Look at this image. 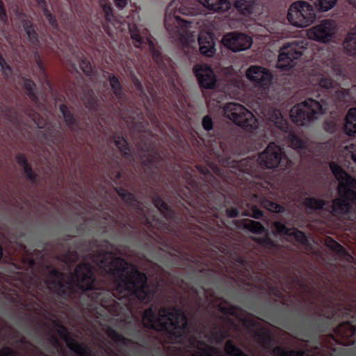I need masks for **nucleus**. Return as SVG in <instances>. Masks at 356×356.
I'll return each instance as SVG.
<instances>
[{
	"instance_id": "f257e3e1",
	"label": "nucleus",
	"mask_w": 356,
	"mask_h": 356,
	"mask_svg": "<svg viewBox=\"0 0 356 356\" xmlns=\"http://www.w3.org/2000/svg\"><path fill=\"white\" fill-rule=\"evenodd\" d=\"M116 192L124 202L128 209L132 212L131 216L124 210L119 211L115 215L113 214V221L122 232L128 234L130 232H137L139 229L137 227L138 224L143 229L156 234V231L164 232L168 229L169 225L167 221L177 222L176 212L157 194L152 196V200L160 215L162 216L161 219L155 215L152 216L147 213L143 209V204L132 193L122 187L117 188Z\"/></svg>"
},
{
	"instance_id": "f03ea898",
	"label": "nucleus",
	"mask_w": 356,
	"mask_h": 356,
	"mask_svg": "<svg viewBox=\"0 0 356 356\" xmlns=\"http://www.w3.org/2000/svg\"><path fill=\"white\" fill-rule=\"evenodd\" d=\"M330 168L339 181V197L332 201L331 213L334 216L347 214L350 211L353 204L356 202V179L334 162L330 163Z\"/></svg>"
},
{
	"instance_id": "7ed1b4c3",
	"label": "nucleus",
	"mask_w": 356,
	"mask_h": 356,
	"mask_svg": "<svg viewBox=\"0 0 356 356\" xmlns=\"http://www.w3.org/2000/svg\"><path fill=\"white\" fill-rule=\"evenodd\" d=\"M322 113V106L318 100L307 98L293 106L290 111L291 120L298 125L304 126L317 119Z\"/></svg>"
},
{
	"instance_id": "20e7f679",
	"label": "nucleus",
	"mask_w": 356,
	"mask_h": 356,
	"mask_svg": "<svg viewBox=\"0 0 356 356\" xmlns=\"http://www.w3.org/2000/svg\"><path fill=\"white\" fill-rule=\"evenodd\" d=\"M223 112L225 118L245 130L251 131L257 128L254 115L240 104L229 102L225 106Z\"/></svg>"
},
{
	"instance_id": "39448f33",
	"label": "nucleus",
	"mask_w": 356,
	"mask_h": 356,
	"mask_svg": "<svg viewBox=\"0 0 356 356\" xmlns=\"http://www.w3.org/2000/svg\"><path fill=\"white\" fill-rule=\"evenodd\" d=\"M129 32L133 43L136 48L144 49L147 47L150 51L153 60L162 67V55L161 51L156 49L154 39L150 35L146 28H140L132 25L129 26Z\"/></svg>"
},
{
	"instance_id": "423d86ee",
	"label": "nucleus",
	"mask_w": 356,
	"mask_h": 356,
	"mask_svg": "<svg viewBox=\"0 0 356 356\" xmlns=\"http://www.w3.org/2000/svg\"><path fill=\"white\" fill-rule=\"evenodd\" d=\"M316 18V14L312 5L306 1L293 3L288 10V21L297 27L309 26Z\"/></svg>"
},
{
	"instance_id": "0eeeda50",
	"label": "nucleus",
	"mask_w": 356,
	"mask_h": 356,
	"mask_svg": "<svg viewBox=\"0 0 356 356\" xmlns=\"http://www.w3.org/2000/svg\"><path fill=\"white\" fill-rule=\"evenodd\" d=\"M259 164L266 168L273 169L279 168L280 170L286 169L290 161L283 154L282 149L275 143H270L262 152L258 158Z\"/></svg>"
},
{
	"instance_id": "6e6552de",
	"label": "nucleus",
	"mask_w": 356,
	"mask_h": 356,
	"mask_svg": "<svg viewBox=\"0 0 356 356\" xmlns=\"http://www.w3.org/2000/svg\"><path fill=\"white\" fill-rule=\"evenodd\" d=\"M269 121L275 125V128L288 138L289 146L293 149H302L303 141L295 134L289 131V126L287 120L283 118L280 111L277 109L272 110L269 113Z\"/></svg>"
},
{
	"instance_id": "1a4fd4ad",
	"label": "nucleus",
	"mask_w": 356,
	"mask_h": 356,
	"mask_svg": "<svg viewBox=\"0 0 356 356\" xmlns=\"http://www.w3.org/2000/svg\"><path fill=\"white\" fill-rule=\"evenodd\" d=\"M300 49V47L298 42L284 44L280 49L277 68L283 71L293 68L302 55V51Z\"/></svg>"
},
{
	"instance_id": "9d476101",
	"label": "nucleus",
	"mask_w": 356,
	"mask_h": 356,
	"mask_svg": "<svg viewBox=\"0 0 356 356\" xmlns=\"http://www.w3.org/2000/svg\"><path fill=\"white\" fill-rule=\"evenodd\" d=\"M335 26L333 20L324 19L319 24L309 30V38L319 42H328L331 41L335 33Z\"/></svg>"
},
{
	"instance_id": "9b49d317",
	"label": "nucleus",
	"mask_w": 356,
	"mask_h": 356,
	"mask_svg": "<svg viewBox=\"0 0 356 356\" xmlns=\"http://www.w3.org/2000/svg\"><path fill=\"white\" fill-rule=\"evenodd\" d=\"M222 42L225 46L234 52L246 50L252 43L250 37L238 32L226 34L222 38Z\"/></svg>"
},
{
	"instance_id": "f8f14e48",
	"label": "nucleus",
	"mask_w": 356,
	"mask_h": 356,
	"mask_svg": "<svg viewBox=\"0 0 356 356\" xmlns=\"http://www.w3.org/2000/svg\"><path fill=\"white\" fill-rule=\"evenodd\" d=\"M193 70L201 88L214 89L216 88L217 78L210 66L196 65Z\"/></svg>"
},
{
	"instance_id": "ddd939ff",
	"label": "nucleus",
	"mask_w": 356,
	"mask_h": 356,
	"mask_svg": "<svg viewBox=\"0 0 356 356\" xmlns=\"http://www.w3.org/2000/svg\"><path fill=\"white\" fill-rule=\"evenodd\" d=\"M272 230L275 235L286 237L289 241L294 239L297 242L302 243V245H307L304 243L306 236L302 232L295 228H288L280 221L273 222Z\"/></svg>"
},
{
	"instance_id": "4468645a",
	"label": "nucleus",
	"mask_w": 356,
	"mask_h": 356,
	"mask_svg": "<svg viewBox=\"0 0 356 356\" xmlns=\"http://www.w3.org/2000/svg\"><path fill=\"white\" fill-rule=\"evenodd\" d=\"M246 76L257 86L262 87L268 86L272 79V74L268 70L257 65L250 66L248 69Z\"/></svg>"
},
{
	"instance_id": "2eb2a0df",
	"label": "nucleus",
	"mask_w": 356,
	"mask_h": 356,
	"mask_svg": "<svg viewBox=\"0 0 356 356\" xmlns=\"http://www.w3.org/2000/svg\"><path fill=\"white\" fill-rule=\"evenodd\" d=\"M208 10L216 13H224L230 8L228 0H197Z\"/></svg>"
},
{
	"instance_id": "dca6fc26",
	"label": "nucleus",
	"mask_w": 356,
	"mask_h": 356,
	"mask_svg": "<svg viewBox=\"0 0 356 356\" xmlns=\"http://www.w3.org/2000/svg\"><path fill=\"white\" fill-rule=\"evenodd\" d=\"M198 43L200 51L202 55L208 57H211L214 55L216 51L214 43L209 37L200 35L198 38Z\"/></svg>"
},
{
	"instance_id": "f3484780",
	"label": "nucleus",
	"mask_w": 356,
	"mask_h": 356,
	"mask_svg": "<svg viewBox=\"0 0 356 356\" xmlns=\"http://www.w3.org/2000/svg\"><path fill=\"white\" fill-rule=\"evenodd\" d=\"M16 160L18 164L23 168L24 173L26 179L32 183L38 181V175L35 173L29 164L26 156L22 154H18L16 156Z\"/></svg>"
},
{
	"instance_id": "a211bd4d",
	"label": "nucleus",
	"mask_w": 356,
	"mask_h": 356,
	"mask_svg": "<svg viewBox=\"0 0 356 356\" xmlns=\"http://www.w3.org/2000/svg\"><path fill=\"white\" fill-rule=\"evenodd\" d=\"M343 47L348 54L350 56L356 55V26L346 36Z\"/></svg>"
},
{
	"instance_id": "6ab92c4d",
	"label": "nucleus",
	"mask_w": 356,
	"mask_h": 356,
	"mask_svg": "<svg viewBox=\"0 0 356 356\" xmlns=\"http://www.w3.org/2000/svg\"><path fill=\"white\" fill-rule=\"evenodd\" d=\"M345 130L349 136L356 134V108L348 110L346 116Z\"/></svg>"
},
{
	"instance_id": "aec40b11",
	"label": "nucleus",
	"mask_w": 356,
	"mask_h": 356,
	"mask_svg": "<svg viewBox=\"0 0 356 356\" xmlns=\"http://www.w3.org/2000/svg\"><path fill=\"white\" fill-rule=\"evenodd\" d=\"M106 74L108 75V79L115 96L118 99H122L124 97V92L118 78L108 72H106Z\"/></svg>"
},
{
	"instance_id": "412c9836",
	"label": "nucleus",
	"mask_w": 356,
	"mask_h": 356,
	"mask_svg": "<svg viewBox=\"0 0 356 356\" xmlns=\"http://www.w3.org/2000/svg\"><path fill=\"white\" fill-rule=\"evenodd\" d=\"M60 111L62 113L67 126L71 129H74L78 125V120L74 117V114L68 109L67 106L61 104L60 106Z\"/></svg>"
},
{
	"instance_id": "4be33fe9",
	"label": "nucleus",
	"mask_w": 356,
	"mask_h": 356,
	"mask_svg": "<svg viewBox=\"0 0 356 356\" xmlns=\"http://www.w3.org/2000/svg\"><path fill=\"white\" fill-rule=\"evenodd\" d=\"M313 85L318 86V89L329 90L333 87L334 83L330 78L319 74L311 81Z\"/></svg>"
},
{
	"instance_id": "5701e85b",
	"label": "nucleus",
	"mask_w": 356,
	"mask_h": 356,
	"mask_svg": "<svg viewBox=\"0 0 356 356\" xmlns=\"http://www.w3.org/2000/svg\"><path fill=\"white\" fill-rule=\"evenodd\" d=\"M114 143L118 149L120 151L122 154L126 158L129 159L131 157L130 154V149L128 146L127 140L124 137L120 136H115L114 137Z\"/></svg>"
},
{
	"instance_id": "b1692460",
	"label": "nucleus",
	"mask_w": 356,
	"mask_h": 356,
	"mask_svg": "<svg viewBox=\"0 0 356 356\" xmlns=\"http://www.w3.org/2000/svg\"><path fill=\"white\" fill-rule=\"evenodd\" d=\"M261 205L267 211L275 213H281L285 211V208L283 206L266 198L261 201Z\"/></svg>"
},
{
	"instance_id": "393cba45",
	"label": "nucleus",
	"mask_w": 356,
	"mask_h": 356,
	"mask_svg": "<svg viewBox=\"0 0 356 356\" xmlns=\"http://www.w3.org/2000/svg\"><path fill=\"white\" fill-rule=\"evenodd\" d=\"M254 0H234V6L243 14H250L252 13V6Z\"/></svg>"
},
{
	"instance_id": "a878e982",
	"label": "nucleus",
	"mask_w": 356,
	"mask_h": 356,
	"mask_svg": "<svg viewBox=\"0 0 356 356\" xmlns=\"http://www.w3.org/2000/svg\"><path fill=\"white\" fill-rule=\"evenodd\" d=\"M245 227L250 232L254 234H266V230L264 225L254 220H249L245 223Z\"/></svg>"
},
{
	"instance_id": "bb28decb",
	"label": "nucleus",
	"mask_w": 356,
	"mask_h": 356,
	"mask_svg": "<svg viewBox=\"0 0 356 356\" xmlns=\"http://www.w3.org/2000/svg\"><path fill=\"white\" fill-rule=\"evenodd\" d=\"M325 201L321 199H316L315 197H306L305 199V205L310 209L314 210H320L325 205Z\"/></svg>"
},
{
	"instance_id": "cd10ccee",
	"label": "nucleus",
	"mask_w": 356,
	"mask_h": 356,
	"mask_svg": "<svg viewBox=\"0 0 356 356\" xmlns=\"http://www.w3.org/2000/svg\"><path fill=\"white\" fill-rule=\"evenodd\" d=\"M35 85L33 81L26 79L24 81V88L26 90V94L29 98L35 104L38 102V98L35 92Z\"/></svg>"
},
{
	"instance_id": "c85d7f7f",
	"label": "nucleus",
	"mask_w": 356,
	"mask_h": 356,
	"mask_svg": "<svg viewBox=\"0 0 356 356\" xmlns=\"http://www.w3.org/2000/svg\"><path fill=\"white\" fill-rule=\"evenodd\" d=\"M162 156L156 152L154 155H150L145 164L149 168H153L159 170L162 165Z\"/></svg>"
},
{
	"instance_id": "c756f323",
	"label": "nucleus",
	"mask_w": 356,
	"mask_h": 356,
	"mask_svg": "<svg viewBox=\"0 0 356 356\" xmlns=\"http://www.w3.org/2000/svg\"><path fill=\"white\" fill-rule=\"evenodd\" d=\"M101 7L104 13L105 18L108 22H113L115 19L112 6L106 3L104 0L100 1Z\"/></svg>"
},
{
	"instance_id": "7c9ffc66",
	"label": "nucleus",
	"mask_w": 356,
	"mask_h": 356,
	"mask_svg": "<svg viewBox=\"0 0 356 356\" xmlns=\"http://www.w3.org/2000/svg\"><path fill=\"white\" fill-rule=\"evenodd\" d=\"M337 0H317L316 6L322 12L327 11L332 8Z\"/></svg>"
},
{
	"instance_id": "2f4dec72",
	"label": "nucleus",
	"mask_w": 356,
	"mask_h": 356,
	"mask_svg": "<svg viewBox=\"0 0 356 356\" xmlns=\"http://www.w3.org/2000/svg\"><path fill=\"white\" fill-rule=\"evenodd\" d=\"M242 216H250L256 219H261L264 216V213L256 205H253L248 213L242 212Z\"/></svg>"
},
{
	"instance_id": "473e14b6",
	"label": "nucleus",
	"mask_w": 356,
	"mask_h": 356,
	"mask_svg": "<svg viewBox=\"0 0 356 356\" xmlns=\"http://www.w3.org/2000/svg\"><path fill=\"white\" fill-rule=\"evenodd\" d=\"M43 15H44L47 20L49 22V24L54 28L57 29L58 27V22L56 17L52 15L50 11L48 10L47 7L42 9Z\"/></svg>"
},
{
	"instance_id": "72a5a7b5",
	"label": "nucleus",
	"mask_w": 356,
	"mask_h": 356,
	"mask_svg": "<svg viewBox=\"0 0 356 356\" xmlns=\"http://www.w3.org/2000/svg\"><path fill=\"white\" fill-rule=\"evenodd\" d=\"M0 66L6 77H9L13 73L12 67L6 63L2 56H0Z\"/></svg>"
},
{
	"instance_id": "f704fd0d",
	"label": "nucleus",
	"mask_w": 356,
	"mask_h": 356,
	"mask_svg": "<svg viewBox=\"0 0 356 356\" xmlns=\"http://www.w3.org/2000/svg\"><path fill=\"white\" fill-rule=\"evenodd\" d=\"M202 125L204 129L207 131L213 130V122L211 118L208 115L204 116L202 120Z\"/></svg>"
},
{
	"instance_id": "c9c22d12",
	"label": "nucleus",
	"mask_w": 356,
	"mask_h": 356,
	"mask_svg": "<svg viewBox=\"0 0 356 356\" xmlns=\"http://www.w3.org/2000/svg\"><path fill=\"white\" fill-rule=\"evenodd\" d=\"M80 67L83 70V72L86 74L87 76H90L92 74V66L90 65V63L87 60L84 59L82 60L80 63Z\"/></svg>"
},
{
	"instance_id": "e433bc0d",
	"label": "nucleus",
	"mask_w": 356,
	"mask_h": 356,
	"mask_svg": "<svg viewBox=\"0 0 356 356\" xmlns=\"http://www.w3.org/2000/svg\"><path fill=\"white\" fill-rule=\"evenodd\" d=\"M26 35L28 36L29 40L30 42H31L33 44H38L39 42L38 40V35L37 32L35 31V29H31V31H28L26 33Z\"/></svg>"
},
{
	"instance_id": "4c0bfd02",
	"label": "nucleus",
	"mask_w": 356,
	"mask_h": 356,
	"mask_svg": "<svg viewBox=\"0 0 356 356\" xmlns=\"http://www.w3.org/2000/svg\"><path fill=\"white\" fill-rule=\"evenodd\" d=\"M227 216L230 218H235L239 216L240 211L237 207H230L226 209Z\"/></svg>"
},
{
	"instance_id": "58836bf2",
	"label": "nucleus",
	"mask_w": 356,
	"mask_h": 356,
	"mask_svg": "<svg viewBox=\"0 0 356 356\" xmlns=\"http://www.w3.org/2000/svg\"><path fill=\"white\" fill-rule=\"evenodd\" d=\"M131 79L137 91L140 94L144 93V89L141 81L135 75H134Z\"/></svg>"
},
{
	"instance_id": "ea45409f",
	"label": "nucleus",
	"mask_w": 356,
	"mask_h": 356,
	"mask_svg": "<svg viewBox=\"0 0 356 356\" xmlns=\"http://www.w3.org/2000/svg\"><path fill=\"white\" fill-rule=\"evenodd\" d=\"M87 108L92 109L94 108L96 106V99L94 95V92H91L89 93V98L86 102H85Z\"/></svg>"
},
{
	"instance_id": "a19ab883",
	"label": "nucleus",
	"mask_w": 356,
	"mask_h": 356,
	"mask_svg": "<svg viewBox=\"0 0 356 356\" xmlns=\"http://www.w3.org/2000/svg\"><path fill=\"white\" fill-rule=\"evenodd\" d=\"M129 0H113L115 6L119 9H124L128 4Z\"/></svg>"
},
{
	"instance_id": "79ce46f5",
	"label": "nucleus",
	"mask_w": 356,
	"mask_h": 356,
	"mask_svg": "<svg viewBox=\"0 0 356 356\" xmlns=\"http://www.w3.org/2000/svg\"><path fill=\"white\" fill-rule=\"evenodd\" d=\"M22 26H23V28H24L26 33H27L28 31H31V29H34L33 24L30 21H24L23 22Z\"/></svg>"
},
{
	"instance_id": "37998d69",
	"label": "nucleus",
	"mask_w": 356,
	"mask_h": 356,
	"mask_svg": "<svg viewBox=\"0 0 356 356\" xmlns=\"http://www.w3.org/2000/svg\"><path fill=\"white\" fill-rule=\"evenodd\" d=\"M259 245H275L273 242L270 241V239L268 238L266 236L259 238Z\"/></svg>"
},
{
	"instance_id": "c03bdc74",
	"label": "nucleus",
	"mask_w": 356,
	"mask_h": 356,
	"mask_svg": "<svg viewBox=\"0 0 356 356\" xmlns=\"http://www.w3.org/2000/svg\"><path fill=\"white\" fill-rule=\"evenodd\" d=\"M0 21L3 24H6L8 22V15L6 13V10L0 13Z\"/></svg>"
},
{
	"instance_id": "a18cd8bd",
	"label": "nucleus",
	"mask_w": 356,
	"mask_h": 356,
	"mask_svg": "<svg viewBox=\"0 0 356 356\" xmlns=\"http://www.w3.org/2000/svg\"><path fill=\"white\" fill-rule=\"evenodd\" d=\"M35 1L38 3V6L42 8H44L47 7V2L45 0H35Z\"/></svg>"
},
{
	"instance_id": "49530a36",
	"label": "nucleus",
	"mask_w": 356,
	"mask_h": 356,
	"mask_svg": "<svg viewBox=\"0 0 356 356\" xmlns=\"http://www.w3.org/2000/svg\"><path fill=\"white\" fill-rule=\"evenodd\" d=\"M6 10L3 2L2 0H0V13H2Z\"/></svg>"
},
{
	"instance_id": "de8ad7c7",
	"label": "nucleus",
	"mask_w": 356,
	"mask_h": 356,
	"mask_svg": "<svg viewBox=\"0 0 356 356\" xmlns=\"http://www.w3.org/2000/svg\"><path fill=\"white\" fill-rule=\"evenodd\" d=\"M6 10L3 2L2 0H0V13H2Z\"/></svg>"
},
{
	"instance_id": "09e8293b",
	"label": "nucleus",
	"mask_w": 356,
	"mask_h": 356,
	"mask_svg": "<svg viewBox=\"0 0 356 356\" xmlns=\"http://www.w3.org/2000/svg\"><path fill=\"white\" fill-rule=\"evenodd\" d=\"M120 178H121V173H120V172H119V171H118V172L116 173V175H115V179H116V181H117V180L120 179Z\"/></svg>"
},
{
	"instance_id": "8fccbe9b",
	"label": "nucleus",
	"mask_w": 356,
	"mask_h": 356,
	"mask_svg": "<svg viewBox=\"0 0 356 356\" xmlns=\"http://www.w3.org/2000/svg\"><path fill=\"white\" fill-rule=\"evenodd\" d=\"M350 3L356 6V0H347Z\"/></svg>"
},
{
	"instance_id": "3c124183",
	"label": "nucleus",
	"mask_w": 356,
	"mask_h": 356,
	"mask_svg": "<svg viewBox=\"0 0 356 356\" xmlns=\"http://www.w3.org/2000/svg\"><path fill=\"white\" fill-rule=\"evenodd\" d=\"M209 172L208 169H205V170H203V171H202V172H203V173H206V172Z\"/></svg>"
},
{
	"instance_id": "603ef678",
	"label": "nucleus",
	"mask_w": 356,
	"mask_h": 356,
	"mask_svg": "<svg viewBox=\"0 0 356 356\" xmlns=\"http://www.w3.org/2000/svg\"><path fill=\"white\" fill-rule=\"evenodd\" d=\"M333 245H339L340 244L337 242H334V243Z\"/></svg>"
}]
</instances>
